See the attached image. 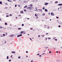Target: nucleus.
<instances>
[{
    "mask_svg": "<svg viewBox=\"0 0 62 62\" xmlns=\"http://www.w3.org/2000/svg\"><path fill=\"white\" fill-rule=\"evenodd\" d=\"M45 9V7H43L42 8V9H43V10H44V9Z\"/></svg>",
    "mask_w": 62,
    "mask_h": 62,
    "instance_id": "4468645a",
    "label": "nucleus"
},
{
    "mask_svg": "<svg viewBox=\"0 0 62 62\" xmlns=\"http://www.w3.org/2000/svg\"><path fill=\"white\" fill-rule=\"evenodd\" d=\"M1 19H0V21H1Z\"/></svg>",
    "mask_w": 62,
    "mask_h": 62,
    "instance_id": "338daca9",
    "label": "nucleus"
},
{
    "mask_svg": "<svg viewBox=\"0 0 62 62\" xmlns=\"http://www.w3.org/2000/svg\"><path fill=\"white\" fill-rule=\"evenodd\" d=\"M22 36V34L19 35L17 36V37H21V36Z\"/></svg>",
    "mask_w": 62,
    "mask_h": 62,
    "instance_id": "f03ea898",
    "label": "nucleus"
},
{
    "mask_svg": "<svg viewBox=\"0 0 62 62\" xmlns=\"http://www.w3.org/2000/svg\"><path fill=\"white\" fill-rule=\"evenodd\" d=\"M48 4V3H45V5H46V6Z\"/></svg>",
    "mask_w": 62,
    "mask_h": 62,
    "instance_id": "20e7f679",
    "label": "nucleus"
},
{
    "mask_svg": "<svg viewBox=\"0 0 62 62\" xmlns=\"http://www.w3.org/2000/svg\"><path fill=\"white\" fill-rule=\"evenodd\" d=\"M39 57H41V55H39Z\"/></svg>",
    "mask_w": 62,
    "mask_h": 62,
    "instance_id": "c9c22d12",
    "label": "nucleus"
},
{
    "mask_svg": "<svg viewBox=\"0 0 62 62\" xmlns=\"http://www.w3.org/2000/svg\"><path fill=\"white\" fill-rule=\"evenodd\" d=\"M26 57H28V56L26 55Z\"/></svg>",
    "mask_w": 62,
    "mask_h": 62,
    "instance_id": "e2e57ef3",
    "label": "nucleus"
},
{
    "mask_svg": "<svg viewBox=\"0 0 62 62\" xmlns=\"http://www.w3.org/2000/svg\"><path fill=\"white\" fill-rule=\"evenodd\" d=\"M45 14H42V15H45Z\"/></svg>",
    "mask_w": 62,
    "mask_h": 62,
    "instance_id": "603ef678",
    "label": "nucleus"
},
{
    "mask_svg": "<svg viewBox=\"0 0 62 62\" xmlns=\"http://www.w3.org/2000/svg\"><path fill=\"white\" fill-rule=\"evenodd\" d=\"M56 39V38L55 37H54L53 38V39Z\"/></svg>",
    "mask_w": 62,
    "mask_h": 62,
    "instance_id": "2eb2a0df",
    "label": "nucleus"
},
{
    "mask_svg": "<svg viewBox=\"0 0 62 62\" xmlns=\"http://www.w3.org/2000/svg\"><path fill=\"white\" fill-rule=\"evenodd\" d=\"M56 18H57V19H59V17L57 16H56Z\"/></svg>",
    "mask_w": 62,
    "mask_h": 62,
    "instance_id": "393cba45",
    "label": "nucleus"
},
{
    "mask_svg": "<svg viewBox=\"0 0 62 62\" xmlns=\"http://www.w3.org/2000/svg\"><path fill=\"white\" fill-rule=\"evenodd\" d=\"M48 39H51V38H48Z\"/></svg>",
    "mask_w": 62,
    "mask_h": 62,
    "instance_id": "e433bc0d",
    "label": "nucleus"
},
{
    "mask_svg": "<svg viewBox=\"0 0 62 62\" xmlns=\"http://www.w3.org/2000/svg\"><path fill=\"white\" fill-rule=\"evenodd\" d=\"M30 6H31V8H32V6H33V4H30Z\"/></svg>",
    "mask_w": 62,
    "mask_h": 62,
    "instance_id": "6e6552de",
    "label": "nucleus"
},
{
    "mask_svg": "<svg viewBox=\"0 0 62 62\" xmlns=\"http://www.w3.org/2000/svg\"><path fill=\"white\" fill-rule=\"evenodd\" d=\"M29 18H27V20H29Z\"/></svg>",
    "mask_w": 62,
    "mask_h": 62,
    "instance_id": "13d9d810",
    "label": "nucleus"
},
{
    "mask_svg": "<svg viewBox=\"0 0 62 62\" xmlns=\"http://www.w3.org/2000/svg\"><path fill=\"white\" fill-rule=\"evenodd\" d=\"M5 25H8V23H5Z\"/></svg>",
    "mask_w": 62,
    "mask_h": 62,
    "instance_id": "9d476101",
    "label": "nucleus"
},
{
    "mask_svg": "<svg viewBox=\"0 0 62 62\" xmlns=\"http://www.w3.org/2000/svg\"><path fill=\"white\" fill-rule=\"evenodd\" d=\"M3 36H5V34H3Z\"/></svg>",
    "mask_w": 62,
    "mask_h": 62,
    "instance_id": "b1692460",
    "label": "nucleus"
},
{
    "mask_svg": "<svg viewBox=\"0 0 62 62\" xmlns=\"http://www.w3.org/2000/svg\"><path fill=\"white\" fill-rule=\"evenodd\" d=\"M42 37H44V35H43V36H42Z\"/></svg>",
    "mask_w": 62,
    "mask_h": 62,
    "instance_id": "bb28decb",
    "label": "nucleus"
},
{
    "mask_svg": "<svg viewBox=\"0 0 62 62\" xmlns=\"http://www.w3.org/2000/svg\"><path fill=\"white\" fill-rule=\"evenodd\" d=\"M38 16H37L36 17V19H38Z\"/></svg>",
    "mask_w": 62,
    "mask_h": 62,
    "instance_id": "5fc2aeb1",
    "label": "nucleus"
},
{
    "mask_svg": "<svg viewBox=\"0 0 62 62\" xmlns=\"http://www.w3.org/2000/svg\"><path fill=\"white\" fill-rule=\"evenodd\" d=\"M40 35H39L38 36V37H40Z\"/></svg>",
    "mask_w": 62,
    "mask_h": 62,
    "instance_id": "37998d69",
    "label": "nucleus"
},
{
    "mask_svg": "<svg viewBox=\"0 0 62 62\" xmlns=\"http://www.w3.org/2000/svg\"><path fill=\"white\" fill-rule=\"evenodd\" d=\"M57 6H62V4H60L57 5Z\"/></svg>",
    "mask_w": 62,
    "mask_h": 62,
    "instance_id": "39448f33",
    "label": "nucleus"
},
{
    "mask_svg": "<svg viewBox=\"0 0 62 62\" xmlns=\"http://www.w3.org/2000/svg\"><path fill=\"white\" fill-rule=\"evenodd\" d=\"M8 2H10V0H8Z\"/></svg>",
    "mask_w": 62,
    "mask_h": 62,
    "instance_id": "bf43d9fd",
    "label": "nucleus"
},
{
    "mask_svg": "<svg viewBox=\"0 0 62 62\" xmlns=\"http://www.w3.org/2000/svg\"><path fill=\"white\" fill-rule=\"evenodd\" d=\"M56 52L57 53H58V51H56Z\"/></svg>",
    "mask_w": 62,
    "mask_h": 62,
    "instance_id": "8fccbe9b",
    "label": "nucleus"
},
{
    "mask_svg": "<svg viewBox=\"0 0 62 62\" xmlns=\"http://www.w3.org/2000/svg\"><path fill=\"white\" fill-rule=\"evenodd\" d=\"M5 4L6 5H8V4H7V3H6Z\"/></svg>",
    "mask_w": 62,
    "mask_h": 62,
    "instance_id": "680f3d73",
    "label": "nucleus"
},
{
    "mask_svg": "<svg viewBox=\"0 0 62 62\" xmlns=\"http://www.w3.org/2000/svg\"><path fill=\"white\" fill-rule=\"evenodd\" d=\"M12 53H13L14 54H15V51H12Z\"/></svg>",
    "mask_w": 62,
    "mask_h": 62,
    "instance_id": "1a4fd4ad",
    "label": "nucleus"
},
{
    "mask_svg": "<svg viewBox=\"0 0 62 62\" xmlns=\"http://www.w3.org/2000/svg\"><path fill=\"white\" fill-rule=\"evenodd\" d=\"M31 30H32L33 29V28H31Z\"/></svg>",
    "mask_w": 62,
    "mask_h": 62,
    "instance_id": "6e6d98bb",
    "label": "nucleus"
},
{
    "mask_svg": "<svg viewBox=\"0 0 62 62\" xmlns=\"http://www.w3.org/2000/svg\"><path fill=\"white\" fill-rule=\"evenodd\" d=\"M35 16H36V17H37V15L36 14H35Z\"/></svg>",
    "mask_w": 62,
    "mask_h": 62,
    "instance_id": "7c9ffc66",
    "label": "nucleus"
},
{
    "mask_svg": "<svg viewBox=\"0 0 62 62\" xmlns=\"http://www.w3.org/2000/svg\"><path fill=\"white\" fill-rule=\"evenodd\" d=\"M0 4H2V2L1 1H0Z\"/></svg>",
    "mask_w": 62,
    "mask_h": 62,
    "instance_id": "f8f14e48",
    "label": "nucleus"
},
{
    "mask_svg": "<svg viewBox=\"0 0 62 62\" xmlns=\"http://www.w3.org/2000/svg\"><path fill=\"white\" fill-rule=\"evenodd\" d=\"M61 48H62V46H61Z\"/></svg>",
    "mask_w": 62,
    "mask_h": 62,
    "instance_id": "774afa93",
    "label": "nucleus"
},
{
    "mask_svg": "<svg viewBox=\"0 0 62 62\" xmlns=\"http://www.w3.org/2000/svg\"><path fill=\"white\" fill-rule=\"evenodd\" d=\"M56 41H57V39H54Z\"/></svg>",
    "mask_w": 62,
    "mask_h": 62,
    "instance_id": "4c0bfd02",
    "label": "nucleus"
},
{
    "mask_svg": "<svg viewBox=\"0 0 62 62\" xmlns=\"http://www.w3.org/2000/svg\"><path fill=\"white\" fill-rule=\"evenodd\" d=\"M24 11H26V9H24Z\"/></svg>",
    "mask_w": 62,
    "mask_h": 62,
    "instance_id": "412c9836",
    "label": "nucleus"
},
{
    "mask_svg": "<svg viewBox=\"0 0 62 62\" xmlns=\"http://www.w3.org/2000/svg\"><path fill=\"white\" fill-rule=\"evenodd\" d=\"M24 8H26V7H25V6L24 7Z\"/></svg>",
    "mask_w": 62,
    "mask_h": 62,
    "instance_id": "69168bd1",
    "label": "nucleus"
},
{
    "mask_svg": "<svg viewBox=\"0 0 62 62\" xmlns=\"http://www.w3.org/2000/svg\"><path fill=\"white\" fill-rule=\"evenodd\" d=\"M22 26H24V24H22Z\"/></svg>",
    "mask_w": 62,
    "mask_h": 62,
    "instance_id": "4be33fe9",
    "label": "nucleus"
},
{
    "mask_svg": "<svg viewBox=\"0 0 62 62\" xmlns=\"http://www.w3.org/2000/svg\"><path fill=\"white\" fill-rule=\"evenodd\" d=\"M11 37H13V35H11L10 36Z\"/></svg>",
    "mask_w": 62,
    "mask_h": 62,
    "instance_id": "aec40b11",
    "label": "nucleus"
},
{
    "mask_svg": "<svg viewBox=\"0 0 62 62\" xmlns=\"http://www.w3.org/2000/svg\"><path fill=\"white\" fill-rule=\"evenodd\" d=\"M13 55H12L11 56V57H10L11 58V57H12V56H13Z\"/></svg>",
    "mask_w": 62,
    "mask_h": 62,
    "instance_id": "f704fd0d",
    "label": "nucleus"
},
{
    "mask_svg": "<svg viewBox=\"0 0 62 62\" xmlns=\"http://www.w3.org/2000/svg\"><path fill=\"white\" fill-rule=\"evenodd\" d=\"M27 35H28V36H29V34H27Z\"/></svg>",
    "mask_w": 62,
    "mask_h": 62,
    "instance_id": "052dcab7",
    "label": "nucleus"
},
{
    "mask_svg": "<svg viewBox=\"0 0 62 62\" xmlns=\"http://www.w3.org/2000/svg\"><path fill=\"white\" fill-rule=\"evenodd\" d=\"M11 61V60H9V62H10V61Z\"/></svg>",
    "mask_w": 62,
    "mask_h": 62,
    "instance_id": "a878e982",
    "label": "nucleus"
},
{
    "mask_svg": "<svg viewBox=\"0 0 62 62\" xmlns=\"http://www.w3.org/2000/svg\"><path fill=\"white\" fill-rule=\"evenodd\" d=\"M46 39V40L47 39V38H46V39Z\"/></svg>",
    "mask_w": 62,
    "mask_h": 62,
    "instance_id": "0e129e2a",
    "label": "nucleus"
},
{
    "mask_svg": "<svg viewBox=\"0 0 62 62\" xmlns=\"http://www.w3.org/2000/svg\"><path fill=\"white\" fill-rule=\"evenodd\" d=\"M47 28H50V27H49L48 26Z\"/></svg>",
    "mask_w": 62,
    "mask_h": 62,
    "instance_id": "ea45409f",
    "label": "nucleus"
},
{
    "mask_svg": "<svg viewBox=\"0 0 62 62\" xmlns=\"http://www.w3.org/2000/svg\"><path fill=\"white\" fill-rule=\"evenodd\" d=\"M18 16H21V15H19Z\"/></svg>",
    "mask_w": 62,
    "mask_h": 62,
    "instance_id": "864d4df0",
    "label": "nucleus"
},
{
    "mask_svg": "<svg viewBox=\"0 0 62 62\" xmlns=\"http://www.w3.org/2000/svg\"><path fill=\"white\" fill-rule=\"evenodd\" d=\"M12 15L11 14H10L9 15V16H12Z\"/></svg>",
    "mask_w": 62,
    "mask_h": 62,
    "instance_id": "c756f323",
    "label": "nucleus"
},
{
    "mask_svg": "<svg viewBox=\"0 0 62 62\" xmlns=\"http://www.w3.org/2000/svg\"><path fill=\"white\" fill-rule=\"evenodd\" d=\"M20 58H21V57H20V56L18 57V58L20 59Z\"/></svg>",
    "mask_w": 62,
    "mask_h": 62,
    "instance_id": "cd10ccee",
    "label": "nucleus"
},
{
    "mask_svg": "<svg viewBox=\"0 0 62 62\" xmlns=\"http://www.w3.org/2000/svg\"><path fill=\"white\" fill-rule=\"evenodd\" d=\"M46 35H48V33H46Z\"/></svg>",
    "mask_w": 62,
    "mask_h": 62,
    "instance_id": "09e8293b",
    "label": "nucleus"
},
{
    "mask_svg": "<svg viewBox=\"0 0 62 62\" xmlns=\"http://www.w3.org/2000/svg\"><path fill=\"white\" fill-rule=\"evenodd\" d=\"M0 28H3V27H2V26H0Z\"/></svg>",
    "mask_w": 62,
    "mask_h": 62,
    "instance_id": "6ab92c4d",
    "label": "nucleus"
},
{
    "mask_svg": "<svg viewBox=\"0 0 62 62\" xmlns=\"http://www.w3.org/2000/svg\"><path fill=\"white\" fill-rule=\"evenodd\" d=\"M37 55H39V54H37Z\"/></svg>",
    "mask_w": 62,
    "mask_h": 62,
    "instance_id": "473e14b6",
    "label": "nucleus"
},
{
    "mask_svg": "<svg viewBox=\"0 0 62 62\" xmlns=\"http://www.w3.org/2000/svg\"><path fill=\"white\" fill-rule=\"evenodd\" d=\"M9 57H8V56H7V59H9Z\"/></svg>",
    "mask_w": 62,
    "mask_h": 62,
    "instance_id": "9b49d317",
    "label": "nucleus"
},
{
    "mask_svg": "<svg viewBox=\"0 0 62 62\" xmlns=\"http://www.w3.org/2000/svg\"><path fill=\"white\" fill-rule=\"evenodd\" d=\"M44 48H48V47L47 46H45L44 47Z\"/></svg>",
    "mask_w": 62,
    "mask_h": 62,
    "instance_id": "f3484780",
    "label": "nucleus"
},
{
    "mask_svg": "<svg viewBox=\"0 0 62 62\" xmlns=\"http://www.w3.org/2000/svg\"><path fill=\"white\" fill-rule=\"evenodd\" d=\"M31 8H32V7H29L27 8V9H29V10H30L31 9Z\"/></svg>",
    "mask_w": 62,
    "mask_h": 62,
    "instance_id": "f257e3e1",
    "label": "nucleus"
},
{
    "mask_svg": "<svg viewBox=\"0 0 62 62\" xmlns=\"http://www.w3.org/2000/svg\"><path fill=\"white\" fill-rule=\"evenodd\" d=\"M26 53H28V51H27L26 52Z\"/></svg>",
    "mask_w": 62,
    "mask_h": 62,
    "instance_id": "de8ad7c7",
    "label": "nucleus"
},
{
    "mask_svg": "<svg viewBox=\"0 0 62 62\" xmlns=\"http://www.w3.org/2000/svg\"><path fill=\"white\" fill-rule=\"evenodd\" d=\"M30 39L31 40H32V39H31V38H30Z\"/></svg>",
    "mask_w": 62,
    "mask_h": 62,
    "instance_id": "a19ab883",
    "label": "nucleus"
},
{
    "mask_svg": "<svg viewBox=\"0 0 62 62\" xmlns=\"http://www.w3.org/2000/svg\"><path fill=\"white\" fill-rule=\"evenodd\" d=\"M15 6V7H17V5H16Z\"/></svg>",
    "mask_w": 62,
    "mask_h": 62,
    "instance_id": "58836bf2",
    "label": "nucleus"
},
{
    "mask_svg": "<svg viewBox=\"0 0 62 62\" xmlns=\"http://www.w3.org/2000/svg\"><path fill=\"white\" fill-rule=\"evenodd\" d=\"M6 17H9V16H8V15H7L6 16Z\"/></svg>",
    "mask_w": 62,
    "mask_h": 62,
    "instance_id": "5701e85b",
    "label": "nucleus"
},
{
    "mask_svg": "<svg viewBox=\"0 0 62 62\" xmlns=\"http://www.w3.org/2000/svg\"><path fill=\"white\" fill-rule=\"evenodd\" d=\"M49 53L50 54H51V51H50V52H49Z\"/></svg>",
    "mask_w": 62,
    "mask_h": 62,
    "instance_id": "a18cd8bd",
    "label": "nucleus"
},
{
    "mask_svg": "<svg viewBox=\"0 0 62 62\" xmlns=\"http://www.w3.org/2000/svg\"><path fill=\"white\" fill-rule=\"evenodd\" d=\"M58 3V1H56V2H55V4H56V3Z\"/></svg>",
    "mask_w": 62,
    "mask_h": 62,
    "instance_id": "ddd939ff",
    "label": "nucleus"
},
{
    "mask_svg": "<svg viewBox=\"0 0 62 62\" xmlns=\"http://www.w3.org/2000/svg\"><path fill=\"white\" fill-rule=\"evenodd\" d=\"M20 33L21 34H23V31L21 32Z\"/></svg>",
    "mask_w": 62,
    "mask_h": 62,
    "instance_id": "a211bd4d",
    "label": "nucleus"
},
{
    "mask_svg": "<svg viewBox=\"0 0 62 62\" xmlns=\"http://www.w3.org/2000/svg\"><path fill=\"white\" fill-rule=\"evenodd\" d=\"M51 14L52 16H54V14L53 13H51Z\"/></svg>",
    "mask_w": 62,
    "mask_h": 62,
    "instance_id": "7ed1b4c3",
    "label": "nucleus"
},
{
    "mask_svg": "<svg viewBox=\"0 0 62 62\" xmlns=\"http://www.w3.org/2000/svg\"><path fill=\"white\" fill-rule=\"evenodd\" d=\"M25 7L26 8H27V6H26V5L25 6Z\"/></svg>",
    "mask_w": 62,
    "mask_h": 62,
    "instance_id": "49530a36",
    "label": "nucleus"
},
{
    "mask_svg": "<svg viewBox=\"0 0 62 62\" xmlns=\"http://www.w3.org/2000/svg\"><path fill=\"white\" fill-rule=\"evenodd\" d=\"M21 28H18V30H21Z\"/></svg>",
    "mask_w": 62,
    "mask_h": 62,
    "instance_id": "dca6fc26",
    "label": "nucleus"
},
{
    "mask_svg": "<svg viewBox=\"0 0 62 62\" xmlns=\"http://www.w3.org/2000/svg\"><path fill=\"white\" fill-rule=\"evenodd\" d=\"M20 13H21V14H22L23 13V11H21Z\"/></svg>",
    "mask_w": 62,
    "mask_h": 62,
    "instance_id": "0eeeda50",
    "label": "nucleus"
},
{
    "mask_svg": "<svg viewBox=\"0 0 62 62\" xmlns=\"http://www.w3.org/2000/svg\"><path fill=\"white\" fill-rule=\"evenodd\" d=\"M10 26H12V25L11 24H10Z\"/></svg>",
    "mask_w": 62,
    "mask_h": 62,
    "instance_id": "2f4dec72",
    "label": "nucleus"
},
{
    "mask_svg": "<svg viewBox=\"0 0 62 62\" xmlns=\"http://www.w3.org/2000/svg\"><path fill=\"white\" fill-rule=\"evenodd\" d=\"M33 60H32L31 61V62H33Z\"/></svg>",
    "mask_w": 62,
    "mask_h": 62,
    "instance_id": "3c124183",
    "label": "nucleus"
},
{
    "mask_svg": "<svg viewBox=\"0 0 62 62\" xmlns=\"http://www.w3.org/2000/svg\"><path fill=\"white\" fill-rule=\"evenodd\" d=\"M45 54V53H43V54H42V55H43V54Z\"/></svg>",
    "mask_w": 62,
    "mask_h": 62,
    "instance_id": "79ce46f5",
    "label": "nucleus"
},
{
    "mask_svg": "<svg viewBox=\"0 0 62 62\" xmlns=\"http://www.w3.org/2000/svg\"><path fill=\"white\" fill-rule=\"evenodd\" d=\"M7 33H6V36H7Z\"/></svg>",
    "mask_w": 62,
    "mask_h": 62,
    "instance_id": "c03bdc74",
    "label": "nucleus"
},
{
    "mask_svg": "<svg viewBox=\"0 0 62 62\" xmlns=\"http://www.w3.org/2000/svg\"><path fill=\"white\" fill-rule=\"evenodd\" d=\"M14 1H16V0H13Z\"/></svg>",
    "mask_w": 62,
    "mask_h": 62,
    "instance_id": "4d7b16f0",
    "label": "nucleus"
},
{
    "mask_svg": "<svg viewBox=\"0 0 62 62\" xmlns=\"http://www.w3.org/2000/svg\"><path fill=\"white\" fill-rule=\"evenodd\" d=\"M35 9H36V10H37V9H38V8H35Z\"/></svg>",
    "mask_w": 62,
    "mask_h": 62,
    "instance_id": "c85d7f7f",
    "label": "nucleus"
},
{
    "mask_svg": "<svg viewBox=\"0 0 62 62\" xmlns=\"http://www.w3.org/2000/svg\"><path fill=\"white\" fill-rule=\"evenodd\" d=\"M45 11L46 12H47L48 11V10H47V9H45Z\"/></svg>",
    "mask_w": 62,
    "mask_h": 62,
    "instance_id": "423d86ee",
    "label": "nucleus"
},
{
    "mask_svg": "<svg viewBox=\"0 0 62 62\" xmlns=\"http://www.w3.org/2000/svg\"><path fill=\"white\" fill-rule=\"evenodd\" d=\"M61 27V26H60V25H59V26H58V27Z\"/></svg>",
    "mask_w": 62,
    "mask_h": 62,
    "instance_id": "72a5a7b5",
    "label": "nucleus"
}]
</instances>
